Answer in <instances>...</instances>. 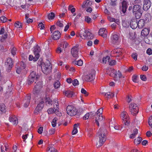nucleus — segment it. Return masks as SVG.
<instances>
[{
  "label": "nucleus",
  "instance_id": "052dcab7",
  "mask_svg": "<svg viewBox=\"0 0 152 152\" xmlns=\"http://www.w3.org/2000/svg\"><path fill=\"white\" fill-rule=\"evenodd\" d=\"M81 92L83 94H85L86 96H87L88 95V94L87 92L83 88H82L81 90Z\"/></svg>",
  "mask_w": 152,
  "mask_h": 152
},
{
  "label": "nucleus",
  "instance_id": "2f4dec72",
  "mask_svg": "<svg viewBox=\"0 0 152 152\" xmlns=\"http://www.w3.org/2000/svg\"><path fill=\"white\" fill-rule=\"evenodd\" d=\"M108 20L110 22H114L118 24L119 23V21L118 19H115L113 18L110 17V16H108L107 17Z\"/></svg>",
  "mask_w": 152,
  "mask_h": 152
},
{
  "label": "nucleus",
  "instance_id": "6ab92c4d",
  "mask_svg": "<svg viewBox=\"0 0 152 152\" xmlns=\"http://www.w3.org/2000/svg\"><path fill=\"white\" fill-rule=\"evenodd\" d=\"M13 64V62L12 59L11 58H8L5 63V66L8 69L11 68Z\"/></svg>",
  "mask_w": 152,
  "mask_h": 152
},
{
  "label": "nucleus",
  "instance_id": "13d9d810",
  "mask_svg": "<svg viewBox=\"0 0 152 152\" xmlns=\"http://www.w3.org/2000/svg\"><path fill=\"white\" fill-rule=\"evenodd\" d=\"M132 80L135 83L137 82V76L135 75H133L132 77Z\"/></svg>",
  "mask_w": 152,
  "mask_h": 152
},
{
  "label": "nucleus",
  "instance_id": "bf43d9fd",
  "mask_svg": "<svg viewBox=\"0 0 152 152\" xmlns=\"http://www.w3.org/2000/svg\"><path fill=\"white\" fill-rule=\"evenodd\" d=\"M132 58L135 60H137V54L136 53H133L132 55Z\"/></svg>",
  "mask_w": 152,
  "mask_h": 152
},
{
  "label": "nucleus",
  "instance_id": "9b49d317",
  "mask_svg": "<svg viewBox=\"0 0 152 152\" xmlns=\"http://www.w3.org/2000/svg\"><path fill=\"white\" fill-rule=\"evenodd\" d=\"M151 0H144L143 2V9L145 11H147L151 7Z\"/></svg>",
  "mask_w": 152,
  "mask_h": 152
},
{
  "label": "nucleus",
  "instance_id": "7ed1b4c3",
  "mask_svg": "<svg viewBox=\"0 0 152 152\" xmlns=\"http://www.w3.org/2000/svg\"><path fill=\"white\" fill-rule=\"evenodd\" d=\"M133 12L135 15L136 18H139L141 16L142 12L141 9V7L139 5H134L133 8Z\"/></svg>",
  "mask_w": 152,
  "mask_h": 152
},
{
  "label": "nucleus",
  "instance_id": "5fc2aeb1",
  "mask_svg": "<svg viewBox=\"0 0 152 152\" xmlns=\"http://www.w3.org/2000/svg\"><path fill=\"white\" fill-rule=\"evenodd\" d=\"M72 83V84L74 86H76L79 84L78 81L76 79H75L73 80Z\"/></svg>",
  "mask_w": 152,
  "mask_h": 152
},
{
  "label": "nucleus",
  "instance_id": "ea45409f",
  "mask_svg": "<svg viewBox=\"0 0 152 152\" xmlns=\"http://www.w3.org/2000/svg\"><path fill=\"white\" fill-rule=\"evenodd\" d=\"M110 59V57L108 56H107L106 57L103 58L102 62L101 63L103 64H106L107 61H108Z\"/></svg>",
  "mask_w": 152,
  "mask_h": 152
},
{
  "label": "nucleus",
  "instance_id": "cd10ccee",
  "mask_svg": "<svg viewBox=\"0 0 152 152\" xmlns=\"http://www.w3.org/2000/svg\"><path fill=\"white\" fill-rule=\"evenodd\" d=\"M130 25L131 27L133 29L136 28L138 26L136 20L131 22Z\"/></svg>",
  "mask_w": 152,
  "mask_h": 152
},
{
  "label": "nucleus",
  "instance_id": "473e14b6",
  "mask_svg": "<svg viewBox=\"0 0 152 152\" xmlns=\"http://www.w3.org/2000/svg\"><path fill=\"white\" fill-rule=\"evenodd\" d=\"M79 126L78 124H75L74 125L73 129L72 131V134L73 135L76 134L77 132V127Z\"/></svg>",
  "mask_w": 152,
  "mask_h": 152
},
{
  "label": "nucleus",
  "instance_id": "de8ad7c7",
  "mask_svg": "<svg viewBox=\"0 0 152 152\" xmlns=\"http://www.w3.org/2000/svg\"><path fill=\"white\" fill-rule=\"evenodd\" d=\"M48 18L49 19H53L55 16V14L53 12H51L48 15Z\"/></svg>",
  "mask_w": 152,
  "mask_h": 152
},
{
  "label": "nucleus",
  "instance_id": "39448f33",
  "mask_svg": "<svg viewBox=\"0 0 152 152\" xmlns=\"http://www.w3.org/2000/svg\"><path fill=\"white\" fill-rule=\"evenodd\" d=\"M45 99H42L41 102L38 104L34 111L35 114H38L42 110L44 106Z\"/></svg>",
  "mask_w": 152,
  "mask_h": 152
},
{
  "label": "nucleus",
  "instance_id": "a878e982",
  "mask_svg": "<svg viewBox=\"0 0 152 152\" xmlns=\"http://www.w3.org/2000/svg\"><path fill=\"white\" fill-rule=\"evenodd\" d=\"M146 23L142 19H140L137 23V25L139 28H142L143 27L145 23Z\"/></svg>",
  "mask_w": 152,
  "mask_h": 152
},
{
  "label": "nucleus",
  "instance_id": "58836bf2",
  "mask_svg": "<svg viewBox=\"0 0 152 152\" xmlns=\"http://www.w3.org/2000/svg\"><path fill=\"white\" fill-rule=\"evenodd\" d=\"M93 114L91 112L86 113L83 116V119L86 120L88 119L89 117H91Z\"/></svg>",
  "mask_w": 152,
  "mask_h": 152
},
{
  "label": "nucleus",
  "instance_id": "0eeeda50",
  "mask_svg": "<svg viewBox=\"0 0 152 152\" xmlns=\"http://www.w3.org/2000/svg\"><path fill=\"white\" fill-rule=\"evenodd\" d=\"M41 67L42 72L45 74H47L50 71V64L48 65L44 63H42Z\"/></svg>",
  "mask_w": 152,
  "mask_h": 152
},
{
  "label": "nucleus",
  "instance_id": "a19ab883",
  "mask_svg": "<svg viewBox=\"0 0 152 152\" xmlns=\"http://www.w3.org/2000/svg\"><path fill=\"white\" fill-rule=\"evenodd\" d=\"M0 110L3 113L5 112V106L3 104H0Z\"/></svg>",
  "mask_w": 152,
  "mask_h": 152
},
{
  "label": "nucleus",
  "instance_id": "3c124183",
  "mask_svg": "<svg viewBox=\"0 0 152 152\" xmlns=\"http://www.w3.org/2000/svg\"><path fill=\"white\" fill-rule=\"evenodd\" d=\"M46 104L48 105H52V101L49 98L47 99L46 101Z\"/></svg>",
  "mask_w": 152,
  "mask_h": 152
},
{
  "label": "nucleus",
  "instance_id": "dca6fc26",
  "mask_svg": "<svg viewBox=\"0 0 152 152\" xmlns=\"http://www.w3.org/2000/svg\"><path fill=\"white\" fill-rule=\"evenodd\" d=\"M35 76V72L34 71L31 72L28 80V84L31 83L34 81Z\"/></svg>",
  "mask_w": 152,
  "mask_h": 152
},
{
  "label": "nucleus",
  "instance_id": "49530a36",
  "mask_svg": "<svg viewBox=\"0 0 152 152\" xmlns=\"http://www.w3.org/2000/svg\"><path fill=\"white\" fill-rule=\"evenodd\" d=\"M54 87L56 88H58L60 87V84L59 82L57 81L54 83Z\"/></svg>",
  "mask_w": 152,
  "mask_h": 152
},
{
  "label": "nucleus",
  "instance_id": "c756f323",
  "mask_svg": "<svg viewBox=\"0 0 152 152\" xmlns=\"http://www.w3.org/2000/svg\"><path fill=\"white\" fill-rule=\"evenodd\" d=\"M102 94L108 98H111L114 96V94L112 92H108L106 93H103Z\"/></svg>",
  "mask_w": 152,
  "mask_h": 152
},
{
  "label": "nucleus",
  "instance_id": "79ce46f5",
  "mask_svg": "<svg viewBox=\"0 0 152 152\" xmlns=\"http://www.w3.org/2000/svg\"><path fill=\"white\" fill-rule=\"evenodd\" d=\"M8 148L7 145L6 144L4 146H1V152H5V151H7Z\"/></svg>",
  "mask_w": 152,
  "mask_h": 152
},
{
  "label": "nucleus",
  "instance_id": "c03bdc74",
  "mask_svg": "<svg viewBox=\"0 0 152 152\" xmlns=\"http://www.w3.org/2000/svg\"><path fill=\"white\" fill-rule=\"evenodd\" d=\"M15 26L17 28H22V24L20 22H17L15 23Z\"/></svg>",
  "mask_w": 152,
  "mask_h": 152
},
{
  "label": "nucleus",
  "instance_id": "6e6d98bb",
  "mask_svg": "<svg viewBox=\"0 0 152 152\" xmlns=\"http://www.w3.org/2000/svg\"><path fill=\"white\" fill-rule=\"evenodd\" d=\"M35 56L34 57L32 55H30L29 56L28 59L29 61L33 60L34 61H36L37 60H36L35 58Z\"/></svg>",
  "mask_w": 152,
  "mask_h": 152
},
{
  "label": "nucleus",
  "instance_id": "4468645a",
  "mask_svg": "<svg viewBox=\"0 0 152 152\" xmlns=\"http://www.w3.org/2000/svg\"><path fill=\"white\" fill-rule=\"evenodd\" d=\"M9 121L12 124L14 125H16L18 124L17 118L14 115H11L9 117Z\"/></svg>",
  "mask_w": 152,
  "mask_h": 152
},
{
  "label": "nucleus",
  "instance_id": "37998d69",
  "mask_svg": "<svg viewBox=\"0 0 152 152\" xmlns=\"http://www.w3.org/2000/svg\"><path fill=\"white\" fill-rule=\"evenodd\" d=\"M85 20L88 23H91L92 22L91 18L87 16L85 17Z\"/></svg>",
  "mask_w": 152,
  "mask_h": 152
},
{
  "label": "nucleus",
  "instance_id": "a211bd4d",
  "mask_svg": "<svg viewBox=\"0 0 152 152\" xmlns=\"http://www.w3.org/2000/svg\"><path fill=\"white\" fill-rule=\"evenodd\" d=\"M107 31L105 28H100L99 31V35L104 38L107 37Z\"/></svg>",
  "mask_w": 152,
  "mask_h": 152
},
{
  "label": "nucleus",
  "instance_id": "338daca9",
  "mask_svg": "<svg viewBox=\"0 0 152 152\" xmlns=\"http://www.w3.org/2000/svg\"><path fill=\"white\" fill-rule=\"evenodd\" d=\"M147 53L149 55H151L152 54V50L150 48H148L146 51Z\"/></svg>",
  "mask_w": 152,
  "mask_h": 152
},
{
  "label": "nucleus",
  "instance_id": "e433bc0d",
  "mask_svg": "<svg viewBox=\"0 0 152 152\" xmlns=\"http://www.w3.org/2000/svg\"><path fill=\"white\" fill-rule=\"evenodd\" d=\"M48 152H58L57 150L53 147L49 146L47 149Z\"/></svg>",
  "mask_w": 152,
  "mask_h": 152
},
{
  "label": "nucleus",
  "instance_id": "72a5a7b5",
  "mask_svg": "<svg viewBox=\"0 0 152 152\" xmlns=\"http://www.w3.org/2000/svg\"><path fill=\"white\" fill-rule=\"evenodd\" d=\"M142 140V138L140 137H138L137 138L135 139L134 141V142L135 144L137 145L140 144Z\"/></svg>",
  "mask_w": 152,
  "mask_h": 152
},
{
  "label": "nucleus",
  "instance_id": "f257e3e1",
  "mask_svg": "<svg viewBox=\"0 0 152 152\" xmlns=\"http://www.w3.org/2000/svg\"><path fill=\"white\" fill-rule=\"evenodd\" d=\"M107 132L106 129L104 128L100 129L97 133V139L98 141L96 146L98 148L102 145L106 141Z\"/></svg>",
  "mask_w": 152,
  "mask_h": 152
},
{
  "label": "nucleus",
  "instance_id": "5701e85b",
  "mask_svg": "<svg viewBox=\"0 0 152 152\" xmlns=\"http://www.w3.org/2000/svg\"><path fill=\"white\" fill-rule=\"evenodd\" d=\"M61 34L58 31H56L53 34V38L54 40H57L60 37Z\"/></svg>",
  "mask_w": 152,
  "mask_h": 152
},
{
  "label": "nucleus",
  "instance_id": "69168bd1",
  "mask_svg": "<svg viewBox=\"0 0 152 152\" xmlns=\"http://www.w3.org/2000/svg\"><path fill=\"white\" fill-rule=\"evenodd\" d=\"M109 63L110 65H113L115 64L116 61L114 60H111L109 61Z\"/></svg>",
  "mask_w": 152,
  "mask_h": 152
},
{
  "label": "nucleus",
  "instance_id": "7c9ffc66",
  "mask_svg": "<svg viewBox=\"0 0 152 152\" xmlns=\"http://www.w3.org/2000/svg\"><path fill=\"white\" fill-rule=\"evenodd\" d=\"M149 31L147 28L143 29L141 32L142 35L144 36L147 35L149 33Z\"/></svg>",
  "mask_w": 152,
  "mask_h": 152
},
{
  "label": "nucleus",
  "instance_id": "f8f14e48",
  "mask_svg": "<svg viewBox=\"0 0 152 152\" xmlns=\"http://www.w3.org/2000/svg\"><path fill=\"white\" fill-rule=\"evenodd\" d=\"M95 78V74L94 71L92 73L85 76V79L87 81H91Z\"/></svg>",
  "mask_w": 152,
  "mask_h": 152
},
{
  "label": "nucleus",
  "instance_id": "2eb2a0df",
  "mask_svg": "<svg viewBox=\"0 0 152 152\" xmlns=\"http://www.w3.org/2000/svg\"><path fill=\"white\" fill-rule=\"evenodd\" d=\"M106 72L110 76L113 77H115L116 76V71L113 68H110L106 69Z\"/></svg>",
  "mask_w": 152,
  "mask_h": 152
},
{
  "label": "nucleus",
  "instance_id": "aec40b11",
  "mask_svg": "<svg viewBox=\"0 0 152 152\" xmlns=\"http://www.w3.org/2000/svg\"><path fill=\"white\" fill-rule=\"evenodd\" d=\"M112 53L115 55V56H119L122 54V50L120 48L116 49L112 51Z\"/></svg>",
  "mask_w": 152,
  "mask_h": 152
},
{
  "label": "nucleus",
  "instance_id": "864d4df0",
  "mask_svg": "<svg viewBox=\"0 0 152 152\" xmlns=\"http://www.w3.org/2000/svg\"><path fill=\"white\" fill-rule=\"evenodd\" d=\"M57 26L60 27H63L64 26L63 22L62 21H58L56 23Z\"/></svg>",
  "mask_w": 152,
  "mask_h": 152
},
{
  "label": "nucleus",
  "instance_id": "6e6552de",
  "mask_svg": "<svg viewBox=\"0 0 152 152\" xmlns=\"http://www.w3.org/2000/svg\"><path fill=\"white\" fill-rule=\"evenodd\" d=\"M119 36L118 34H112L111 37V43L114 44H118L119 42Z\"/></svg>",
  "mask_w": 152,
  "mask_h": 152
},
{
  "label": "nucleus",
  "instance_id": "4be33fe9",
  "mask_svg": "<svg viewBox=\"0 0 152 152\" xmlns=\"http://www.w3.org/2000/svg\"><path fill=\"white\" fill-rule=\"evenodd\" d=\"M151 19V15L149 13L146 14L144 16L143 19H142L146 23L150 21Z\"/></svg>",
  "mask_w": 152,
  "mask_h": 152
},
{
  "label": "nucleus",
  "instance_id": "f704fd0d",
  "mask_svg": "<svg viewBox=\"0 0 152 152\" xmlns=\"http://www.w3.org/2000/svg\"><path fill=\"white\" fill-rule=\"evenodd\" d=\"M30 99L31 97L30 96H27L26 97L25 100H26L27 101H26V102L24 104V106L25 107H27L29 105L30 101Z\"/></svg>",
  "mask_w": 152,
  "mask_h": 152
},
{
  "label": "nucleus",
  "instance_id": "4d7b16f0",
  "mask_svg": "<svg viewBox=\"0 0 152 152\" xmlns=\"http://www.w3.org/2000/svg\"><path fill=\"white\" fill-rule=\"evenodd\" d=\"M47 111L49 114H51L55 112L54 110L52 108L49 109Z\"/></svg>",
  "mask_w": 152,
  "mask_h": 152
},
{
  "label": "nucleus",
  "instance_id": "393cba45",
  "mask_svg": "<svg viewBox=\"0 0 152 152\" xmlns=\"http://www.w3.org/2000/svg\"><path fill=\"white\" fill-rule=\"evenodd\" d=\"M122 12L123 13H125L127 9V2L125 1H123L121 3Z\"/></svg>",
  "mask_w": 152,
  "mask_h": 152
},
{
  "label": "nucleus",
  "instance_id": "20e7f679",
  "mask_svg": "<svg viewBox=\"0 0 152 152\" xmlns=\"http://www.w3.org/2000/svg\"><path fill=\"white\" fill-rule=\"evenodd\" d=\"M129 111L133 115L137 114L138 112V108L137 105L134 103H131L129 104Z\"/></svg>",
  "mask_w": 152,
  "mask_h": 152
},
{
  "label": "nucleus",
  "instance_id": "a18cd8bd",
  "mask_svg": "<svg viewBox=\"0 0 152 152\" xmlns=\"http://www.w3.org/2000/svg\"><path fill=\"white\" fill-rule=\"evenodd\" d=\"M57 120V118H54L52 122V125L53 127L56 126V121Z\"/></svg>",
  "mask_w": 152,
  "mask_h": 152
},
{
  "label": "nucleus",
  "instance_id": "8fccbe9b",
  "mask_svg": "<svg viewBox=\"0 0 152 152\" xmlns=\"http://www.w3.org/2000/svg\"><path fill=\"white\" fill-rule=\"evenodd\" d=\"M7 20V18L4 16H2L0 17V20L2 23L6 22Z\"/></svg>",
  "mask_w": 152,
  "mask_h": 152
},
{
  "label": "nucleus",
  "instance_id": "774afa93",
  "mask_svg": "<svg viewBox=\"0 0 152 152\" xmlns=\"http://www.w3.org/2000/svg\"><path fill=\"white\" fill-rule=\"evenodd\" d=\"M43 130V127H39L38 130V133L39 134H41Z\"/></svg>",
  "mask_w": 152,
  "mask_h": 152
},
{
  "label": "nucleus",
  "instance_id": "680f3d73",
  "mask_svg": "<svg viewBox=\"0 0 152 152\" xmlns=\"http://www.w3.org/2000/svg\"><path fill=\"white\" fill-rule=\"evenodd\" d=\"M39 28H40L41 30L43 29L44 28V24L42 23H39L38 25Z\"/></svg>",
  "mask_w": 152,
  "mask_h": 152
},
{
  "label": "nucleus",
  "instance_id": "b1692460",
  "mask_svg": "<svg viewBox=\"0 0 152 152\" xmlns=\"http://www.w3.org/2000/svg\"><path fill=\"white\" fill-rule=\"evenodd\" d=\"M64 94L68 98L72 97L74 95V93L72 91H67L64 92Z\"/></svg>",
  "mask_w": 152,
  "mask_h": 152
},
{
  "label": "nucleus",
  "instance_id": "423d86ee",
  "mask_svg": "<svg viewBox=\"0 0 152 152\" xmlns=\"http://www.w3.org/2000/svg\"><path fill=\"white\" fill-rule=\"evenodd\" d=\"M66 110L68 114L70 116L75 115L77 112L76 108L73 106L71 105L67 107Z\"/></svg>",
  "mask_w": 152,
  "mask_h": 152
},
{
  "label": "nucleus",
  "instance_id": "ddd939ff",
  "mask_svg": "<svg viewBox=\"0 0 152 152\" xmlns=\"http://www.w3.org/2000/svg\"><path fill=\"white\" fill-rule=\"evenodd\" d=\"M53 105L54 108L55 109V110L54 113H55L58 116H61L62 115L61 113V112L59 111L58 109V103L57 100L55 99L54 100Z\"/></svg>",
  "mask_w": 152,
  "mask_h": 152
},
{
  "label": "nucleus",
  "instance_id": "f03ea898",
  "mask_svg": "<svg viewBox=\"0 0 152 152\" xmlns=\"http://www.w3.org/2000/svg\"><path fill=\"white\" fill-rule=\"evenodd\" d=\"M121 118L126 126H128L130 123V118L126 112L125 111H122L121 113Z\"/></svg>",
  "mask_w": 152,
  "mask_h": 152
},
{
  "label": "nucleus",
  "instance_id": "603ef678",
  "mask_svg": "<svg viewBox=\"0 0 152 152\" xmlns=\"http://www.w3.org/2000/svg\"><path fill=\"white\" fill-rule=\"evenodd\" d=\"M116 77H114L115 78H121L122 77V75L121 73L120 72H119V71H118L117 72H116Z\"/></svg>",
  "mask_w": 152,
  "mask_h": 152
},
{
  "label": "nucleus",
  "instance_id": "f3484780",
  "mask_svg": "<svg viewBox=\"0 0 152 152\" xmlns=\"http://www.w3.org/2000/svg\"><path fill=\"white\" fill-rule=\"evenodd\" d=\"M90 34V32L88 30H85L84 31H82L80 34V37L82 38L85 39L87 38V36Z\"/></svg>",
  "mask_w": 152,
  "mask_h": 152
},
{
  "label": "nucleus",
  "instance_id": "412c9836",
  "mask_svg": "<svg viewBox=\"0 0 152 152\" xmlns=\"http://www.w3.org/2000/svg\"><path fill=\"white\" fill-rule=\"evenodd\" d=\"M95 121L97 125H99V122H101L103 120V118L102 115H95Z\"/></svg>",
  "mask_w": 152,
  "mask_h": 152
},
{
  "label": "nucleus",
  "instance_id": "1a4fd4ad",
  "mask_svg": "<svg viewBox=\"0 0 152 152\" xmlns=\"http://www.w3.org/2000/svg\"><path fill=\"white\" fill-rule=\"evenodd\" d=\"M33 50L35 56V60H37L40 56L39 53L40 51V49L38 46L36 45L34 47Z\"/></svg>",
  "mask_w": 152,
  "mask_h": 152
},
{
  "label": "nucleus",
  "instance_id": "0e129e2a",
  "mask_svg": "<svg viewBox=\"0 0 152 152\" xmlns=\"http://www.w3.org/2000/svg\"><path fill=\"white\" fill-rule=\"evenodd\" d=\"M148 123L150 126L152 128V116L149 118Z\"/></svg>",
  "mask_w": 152,
  "mask_h": 152
},
{
  "label": "nucleus",
  "instance_id": "bb28decb",
  "mask_svg": "<svg viewBox=\"0 0 152 152\" xmlns=\"http://www.w3.org/2000/svg\"><path fill=\"white\" fill-rule=\"evenodd\" d=\"M138 129H133L132 133L130 135L129 138L133 139L134 138L138 133Z\"/></svg>",
  "mask_w": 152,
  "mask_h": 152
},
{
  "label": "nucleus",
  "instance_id": "4c0bfd02",
  "mask_svg": "<svg viewBox=\"0 0 152 152\" xmlns=\"http://www.w3.org/2000/svg\"><path fill=\"white\" fill-rule=\"evenodd\" d=\"M68 44L66 42H64L61 43V47L62 49L64 50L68 46Z\"/></svg>",
  "mask_w": 152,
  "mask_h": 152
},
{
  "label": "nucleus",
  "instance_id": "c9c22d12",
  "mask_svg": "<svg viewBox=\"0 0 152 152\" xmlns=\"http://www.w3.org/2000/svg\"><path fill=\"white\" fill-rule=\"evenodd\" d=\"M73 64L75 65L80 66L83 65V62L82 60H80L73 61Z\"/></svg>",
  "mask_w": 152,
  "mask_h": 152
},
{
  "label": "nucleus",
  "instance_id": "e2e57ef3",
  "mask_svg": "<svg viewBox=\"0 0 152 152\" xmlns=\"http://www.w3.org/2000/svg\"><path fill=\"white\" fill-rule=\"evenodd\" d=\"M140 79L143 81L146 80L147 78L145 75H141L140 76Z\"/></svg>",
  "mask_w": 152,
  "mask_h": 152
},
{
  "label": "nucleus",
  "instance_id": "9d476101",
  "mask_svg": "<svg viewBox=\"0 0 152 152\" xmlns=\"http://www.w3.org/2000/svg\"><path fill=\"white\" fill-rule=\"evenodd\" d=\"M78 45H76L71 49V53L74 57H77L78 56Z\"/></svg>",
  "mask_w": 152,
  "mask_h": 152
},
{
  "label": "nucleus",
  "instance_id": "09e8293b",
  "mask_svg": "<svg viewBox=\"0 0 152 152\" xmlns=\"http://www.w3.org/2000/svg\"><path fill=\"white\" fill-rule=\"evenodd\" d=\"M103 112V109L102 108H100L96 112V115H102V113Z\"/></svg>",
  "mask_w": 152,
  "mask_h": 152
},
{
  "label": "nucleus",
  "instance_id": "c85d7f7f",
  "mask_svg": "<svg viewBox=\"0 0 152 152\" xmlns=\"http://www.w3.org/2000/svg\"><path fill=\"white\" fill-rule=\"evenodd\" d=\"M23 64V65L22 66V65L21 66H19L16 69V72L18 74H20V73L21 72L22 70L24 69L25 68V64H23V63H22Z\"/></svg>",
  "mask_w": 152,
  "mask_h": 152
}]
</instances>
